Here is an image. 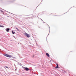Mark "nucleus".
Wrapping results in <instances>:
<instances>
[{"label": "nucleus", "instance_id": "1", "mask_svg": "<svg viewBox=\"0 0 76 76\" xmlns=\"http://www.w3.org/2000/svg\"><path fill=\"white\" fill-rule=\"evenodd\" d=\"M4 56H6V57H9L10 58V57H11V55H8V54H4Z\"/></svg>", "mask_w": 76, "mask_h": 76}, {"label": "nucleus", "instance_id": "2", "mask_svg": "<svg viewBox=\"0 0 76 76\" xmlns=\"http://www.w3.org/2000/svg\"><path fill=\"white\" fill-rule=\"evenodd\" d=\"M25 35H26V37H27L28 38H29V37H30V35H29V34H27V33H26L25 34Z\"/></svg>", "mask_w": 76, "mask_h": 76}, {"label": "nucleus", "instance_id": "3", "mask_svg": "<svg viewBox=\"0 0 76 76\" xmlns=\"http://www.w3.org/2000/svg\"><path fill=\"white\" fill-rule=\"evenodd\" d=\"M55 68L56 69H59V68H60V67L58 66V64H56V66L55 67Z\"/></svg>", "mask_w": 76, "mask_h": 76}, {"label": "nucleus", "instance_id": "4", "mask_svg": "<svg viewBox=\"0 0 76 76\" xmlns=\"http://www.w3.org/2000/svg\"><path fill=\"white\" fill-rule=\"evenodd\" d=\"M25 70H26V71H28L29 70V69L27 67L25 68V69H24Z\"/></svg>", "mask_w": 76, "mask_h": 76}, {"label": "nucleus", "instance_id": "5", "mask_svg": "<svg viewBox=\"0 0 76 76\" xmlns=\"http://www.w3.org/2000/svg\"><path fill=\"white\" fill-rule=\"evenodd\" d=\"M6 30L7 32H9V31H10V29L7 28L6 29Z\"/></svg>", "mask_w": 76, "mask_h": 76}, {"label": "nucleus", "instance_id": "6", "mask_svg": "<svg viewBox=\"0 0 76 76\" xmlns=\"http://www.w3.org/2000/svg\"><path fill=\"white\" fill-rule=\"evenodd\" d=\"M46 55L48 56V57H49L50 56V55H49V54L48 53H46Z\"/></svg>", "mask_w": 76, "mask_h": 76}, {"label": "nucleus", "instance_id": "7", "mask_svg": "<svg viewBox=\"0 0 76 76\" xmlns=\"http://www.w3.org/2000/svg\"><path fill=\"white\" fill-rule=\"evenodd\" d=\"M12 32L13 34H15V33L14 32H13V31H12Z\"/></svg>", "mask_w": 76, "mask_h": 76}, {"label": "nucleus", "instance_id": "8", "mask_svg": "<svg viewBox=\"0 0 76 76\" xmlns=\"http://www.w3.org/2000/svg\"><path fill=\"white\" fill-rule=\"evenodd\" d=\"M16 28V29H17V30L18 31H19V29L18 28Z\"/></svg>", "mask_w": 76, "mask_h": 76}, {"label": "nucleus", "instance_id": "9", "mask_svg": "<svg viewBox=\"0 0 76 76\" xmlns=\"http://www.w3.org/2000/svg\"><path fill=\"white\" fill-rule=\"evenodd\" d=\"M0 27H4V26H0Z\"/></svg>", "mask_w": 76, "mask_h": 76}, {"label": "nucleus", "instance_id": "10", "mask_svg": "<svg viewBox=\"0 0 76 76\" xmlns=\"http://www.w3.org/2000/svg\"><path fill=\"white\" fill-rule=\"evenodd\" d=\"M5 67H6V68H8V67H7V66H5Z\"/></svg>", "mask_w": 76, "mask_h": 76}, {"label": "nucleus", "instance_id": "11", "mask_svg": "<svg viewBox=\"0 0 76 76\" xmlns=\"http://www.w3.org/2000/svg\"><path fill=\"white\" fill-rule=\"evenodd\" d=\"M33 57H34V56H33Z\"/></svg>", "mask_w": 76, "mask_h": 76}]
</instances>
